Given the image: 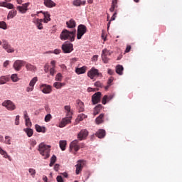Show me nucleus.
Listing matches in <instances>:
<instances>
[{"label":"nucleus","instance_id":"3","mask_svg":"<svg viewBox=\"0 0 182 182\" xmlns=\"http://www.w3.org/2000/svg\"><path fill=\"white\" fill-rule=\"evenodd\" d=\"M80 147H83V144H79V140L75 139L70 144L69 150L71 153H73L74 151V154H76L80 150Z\"/></svg>","mask_w":182,"mask_h":182},{"label":"nucleus","instance_id":"44","mask_svg":"<svg viewBox=\"0 0 182 182\" xmlns=\"http://www.w3.org/2000/svg\"><path fill=\"white\" fill-rule=\"evenodd\" d=\"M52 119V115L50 114H48L47 115H46L45 117V122H46V123H48V122H50V119Z\"/></svg>","mask_w":182,"mask_h":182},{"label":"nucleus","instance_id":"57","mask_svg":"<svg viewBox=\"0 0 182 182\" xmlns=\"http://www.w3.org/2000/svg\"><path fill=\"white\" fill-rule=\"evenodd\" d=\"M56 180L58 182H63V178L60 176H58Z\"/></svg>","mask_w":182,"mask_h":182},{"label":"nucleus","instance_id":"20","mask_svg":"<svg viewBox=\"0 0 182 182\" xmlns=\"http://www.w3.org/2000/svg\"><path fill=\"white\" fill-rule=\"evenodd\" d=\"M25 65H26V70H28L30 72H36V66H35L29 63H27Z\"/></svg>","mask_w":182,"mask_h":182},{"label":"nucleus","instance_id":"6","mask_svg":"<svg viewBox=\"0 0 182 182\" xmlns=\"http://www.w3.org/2000/svg\"><path fill=\"white\" fill-rule=\"evenodd\" d=\"M61 48L64 53H70L73 50V44L70 43H64Z\"/></svg>","mask_w":182,"mask_h":182},{"label":"nucleus","instance_id":"34","mask_svg":"<svg viewBox=\"0 0 182 182\" xmlns=\"http://www.w3.org/2000/svg\"><path fill=\"white\" fill-rule=\"evenodd\" d=\"M53 86L55 89H62L63 86H65V83L55 82H54Z\"/></svg>","mask_w":182,"mask_h":182},{"label":"nucleus","instance_id":"59","mask_svg":"<svg viewBox=\"0 0 182 182\" xmlns=\"http://www.w3.org/2000/svg\"><path fill=\"white\" fill-rule=\"evenodd\" d=\"M7 3L6 1L0 2V6H4V8L6 7Z\"/></svg>","mask_w":182,"mask_h":182},{"label":"nucleus","instance_id":"1","mask_svg":"<svg viewBox=\"0 0 182 182\" xmlns=\"http://www.w3.org/2000/svg\"><path fill=\"white\" fill-rule=\"evenodd\" d=\"M75 37L76 29H74L72 31L64 29L60 35V39H61V41H70V42H75Z\"/></svg>","mask_w":182,"mask_h":182},{"label":"nucleus","instance_id":"63","mask_svg":"<svg viewBox=\"0 0 182 182\" xmlns=\"http://www.w3.org/2000/svg\"><path fill=\"white\" fill-rule=\"evenodd\" d=\"M53 53H55V55H59V53H60V50L55 49V50H54Z\"/></svg>","mask_w":182,"mask_h":182},{"label":"nucleus","instance_id":"52","mask_svg":"<svg viewBox=\"0 0 182 182\" xmlns=\"http://www.w3.org/2000/svg\"><path fill=\"white\" fill-rule=\"evenodd\" d=\"M44 72L46 73H48V72H49V64H46L44 65Z\"/></svg>","mask_w":182,"mask_h":182},{"label":"nucleus","instance_id":"22","mask_svg":"<svg viewBox=\"0 0 182 182\" xmlns=\"http://www.w3.org/2000/svg\"><path fill=\"white\" fill-rule=\"evenodd\" d=\"M87 68L86 66H82L81 68H77L75 69V73L77 75H82L83 73H86V70Z\"/></svg>","mask_w":182,"mask_h":182},{"label":"nucleus","instance_id":"8","mask_svg":"<svg viewBox=\"0 0 182 182\" xmlns=\"http://www.w3.org/2000/svg\"><path fill=\"white\" fill-rule=\"evenodd\" d=\"M40 90L43 92L45 95H49V93H52V86L46 84H43L40 85Z\"/></svg>","mask_w":182,"mask_h":182},{"label":"nucleus","instance_id":"17","mask_svg":"<svg viewBox=\"0 0 182 182\" xmlns=\"http://www.w3.org/2000/svg\"><path fill=\"white\" fill-rule=\"evenodd\" d=\"M77 103V107L79 110V112H85V105L83 104V102H82V100H77L76 101Z\"/></svg>","mask_w":182,"mask_h":182},{"label":"nucleus","instance_id":"27","mask_svg":"<svg viewBox=\"0 0 182 182\" xmlns=\"http://www.w3.org/2000/svg\"><path fill=\"white\" fill-rule=\"evenodd\" d=\"M60 144V149H61L62 151H65L66 150V140H61L59 142Z\"/></svg>","mask_w":182,"mask_h":182},{"label":"nucleus","instance_id":"40","mask_svg":"<svg viewBox=\"0 0 182 182\" xmlns=\"http://www.w3.org/2000/svg\"><path fill=\"white\" fill-rule=\"evenodd\" d=\"M0 28L4 29V31L7 29V25L6 23H5V21H0Z\"/></svg>","mask_w":182,"mask_h":182},{"label":"nucleus","instance_id":"26","mask_svg":"<svg viewBox=\"0 0 182 182\" xmlns=\"http://www.w3.org/2000/svg\"><path fill=\"white\" fill-rule=\"evenodd\" d=\"M36 130L38 133H46V128H45V127H41L38 124H36Z\"/></svg>","mask_w":182,"mask_h":182},{"label":"nucleus","instance_id":"60","mask_svg":"<svg viewBox=\"0 0 182 182\" xmlns=\"http://www.w3.org/2000/svg\"><path fill=\"white\" fill-rule=\"evenodd\" d=\"M33 90V87L29 86L26 88V92H32Z\"/></svg>","mask_w":182,"mask_h":182},{"label":"nucleus","instance_id":"23","mask_svg":"<svg viewBox=\"0 0 182 182\" xmlns=\"http://www.w3.org/2000/svg\"><path fill=\"white\" fill-rule=\"evenodd\" d=\"M16 14H18V11H16V10L10 11L8 14L7 19H13V18H15V16H16Z\"/></svg>","mask_w":182,"mask_h":182},{"label":"nucleus","instance_id":"4","mask_svg":"<svg viewBox=\"0 0 182 182\" xmlns=\"http://www.w3.org/2000/svg\"><path fill=\"white\" fill-rule=\"evenodd\" d=\"M86 32H87V28L86 26L82 24L79 25L77 31V38L82 39V36H83Z\"/></svg>","mask_w":182,"mask_h":182},{"label":"nucleus","instance_id":"51","mask_svg":"<svg viewBox=\"0 0 182 182\" xmlns=\"http://www.w3.org/2000/svg\"><path fill=\"white\" fill-rule=\"evenodd\" d=\"M111 6H114V8H117V0H112Z\"/></svg>","mask_w":182,"mask_h":182},{"label":"nucleus","instance_id":"45","mask_svg":"<svg viewBox=\"0 0 182 182\" xmlns=\"http://www.w3.org/2000/svg\"><path fill=\"white\" fill-rule=\"evenodd\" d=\"M85 117H86V115H85V114H80V115H78L77 119L80 122H82V120H83V119H85Z\"/></svg>","mask_w":182,"mask_h":182},{"label":"nucleus","instance_id":"25","mask_svg":"<svg viewBox=\"0 0 182 182\" xmlns=\"http://www.w3.org/2000/svg\"><path fill=\"white\" fill-rule=\"evenodd\" d=\"M105 117V114H100L95 119L96 124H102L103 123V118Z\"/></svg>","mask_w":182,"mask_h":182},{"label":"nucleus","instance_id":"10","mask_svg":"<svg viewBox=\"0 0 182 182\" xmlns=\"http://www.w3.org/2000/svg\"><path fill=\"white\" fill-rule=\"evenodd\" d=\"M2 106H4V107H6L8 110H15L16 109V107H15V104L12 102L11 100H6L2 103Z\"/></svg>","mask_w":182,"mask_h":182},{"label":"nucleus","instance_id":"61","mask_svg":"<svg viewBox=\"0 0 182 182\" xmlns=\"http://www.w3.org/2000/svg\"><path fill=\"white\" fill-rule=\"evenodd\" d=\"M50 65H52V68H55V66H56V61L52 60L50 62Z\"/></svg>","mask_w":182,"mask_h":182},{"label":"nucleus","instance_id":"56","mask_svg":"<svg viewBox=\"0 0 182 182\" xmlns=\"http://www.w3.org/2000/svg\"><path fill=\"white\" fill-rule=\"evenodd\" d=\"M113 80H114L113 77H111L108 80V81H107V85H109V86H112V82H113Z\"/></svg>","mask_w":182,"mask_h":182},{"label":"nucleus","instance_id":"31","mask_svg":"<svg viewBox=\"0 0 182 182\" xmlns=\"http://www.w3.org/2000/svg\"><path fill=\"white\" fill-rule=\"evenodd\" d=\"M102 105H98L95 107L94 109V116H96L97 114H99L100 113V110H102Z\"/></svg>","mask_w":182,"mask_h":182},{"label":"nucleus","instance_id":"64","mask_svg":"<svg viewBox=\"0 0 182 182\" xmlns=\"http://www.w3.org/2000/svg\"><path fill=\"white\" fill-rule=\"evenodd\" d=\"M97 58H99V55H95L92 57V60H94L95 62H96L97 60Z\"/></svg>","mask_w":182,"mask_h":182},{"label":"nucleus","instance_id":"21","mask_svg":"<svg viewBox=\"0 0 182 182\" xmlns=\"http://www.w3.org/2000/svg\"><path fill=\"white\" fill-rule=\"evenodd\" d=\"M66 25L68 28H70V29H73V28H76V21H75L73 18H71L70 21L66 22Z\"/></svg>","mask_w":182,"mask_h":182},{"label":"nucleus","instance_id":"42","mask_svg":"<svg viewBox=\"0 0 182 182\" xmlns=\"http://www.w3.org/2000/svg\"><path fill=\"white\" fill-rule=\"evenodd\" d=\"M82 5V0H74L73 6H80Z\"/></svg>","mask_w":182,"mask_h":182},{"label":"nucleus","instance_id":"30","mask_svg":"<svg viewBox=\"0 0 182 182\" xmlns=\"http://www.w3.org/2000/svg\"><path fill=\"white\" fill-rule=\"evenodd\" d=\"M23 130L26 133L28 137H32V136L33 135V129L31 128H26Z\"/></svg>","mask_w":182,"mask_h":182},{"label":"nucleus","instance_id":"53","mask_svg":"<svg viewBox=\"0 0 182 182\" xmlns=\"http://www.w3.org/2000/svg\"><path fill=\"white\" fill-rule=\"evenodd\" d=\"M23 114H24V119H25V122H26V120H29V116H28V112L26 111L23 112Z\"/></svg>","mask_w":182,"mask_h":182},{"label":"nucleus","instance_id":"16","mask_svg":"<svg viewBox=\"0 0 182 182\" xmlns=\"http://www.w3.org/2000/svg\"><path fill=\"white\" fill-rule=\"evenodd\" d=\"M43 4L46 8H55L56 3L52 0H43Z\"/></svg>","mask_w":182,"mask_h":182},{"label":"nucleus","instance_id":"37","mask_svg":"<svg viewBox=\"0 0 182 182\" xmlns=\"http://www.w3.org/2000/svg\"><path fill=\"white\" fill-rule=\"evenodd\" d=\"M17 9L21 14H26V11H28V9H25L23 6H18Z\"/></svg>","mask_w":182,"mask_h":182},{"label":"nucleus","instance_id":"47","mask_svg":"<svg viewBox=\"0 0 182 182\" xmlns=\"http://www.w3.org/2000/svg\"><path fill=\"white\" fill-rule=\"evenodd\" d=\"M28 172L30 174H31V176H35V174H36V171L33 168H29Z\"/></svg>","mask_w":182,"mask_h":182},{"label":"nucleus","instance_id":"46","mask_svg":"<svg viewBox=\"0 0 182 182\" xmlns=\"http://www.w3.org/2000/svg\"><path fill=\"white\" fill-rule=\"evenodd\" d=\"M55 73H56V70H55V68H51L50 69V75L51 76H55Z\"/></svg>","mask_w":182,"mask_h":182},{"label":"nucleus","instance_id":"43","mask_svg":"<svg viewBox=\"0 0 182 182\" xmlns=\"http://www.w3.org/2000/svg\"><path fill=\"white\" fill-rule=\"evenodd\" d=\"M62 78H63V76H62V74L60 73H58L55 76V80L57 82H62Z\"/></svg>","mask_w":182,"mask_h":182},{"label":"nucleus","instance_id":"9","mask_svg":"<svg viewBox=\"0 0 182 182\" xmlns=\"http://www.w3.org/2000/svg\"><path fill=\"white\" fill-rule=\"evenodd\" d=\"M88 77L91 79H95V77H99L100 76V74L99 73V70L96 68H92L88 73H87Z\"/></svg>","mask_w":182,"mask_h":182},{"label":"nucleus","instance_id":"62","mask_svg":"<svg viewBox=\"0 0 182 182\" xmlns=\"http://www.w3.org/2000/svg\"><path fill=\"white\" fill-rule=\"evenodd\" d=\"M116 15H117V13L115 12L113 16L111 17L110 21H114V19H116Z\"/></svg>","mask_w":182,"mask_h":182},{"label":"nucleus","instance_id":"36","mask_svg":"<svg viewBox=\"0 0 182 182\" xmlns=\"http://www.w3.org/2000/svg\"><path fill=\"white\" fill-rule=\"evenodd\" d=\"M56 163V156L53 155V156L50 159V163L49 164L50 167H53V164Z\"/></svg>","mask_w":182,"mask_h":182},{"label":"nucleus","instance_id":"39","mask_svg":"<svg viewBox=\"0 0 182 182\" xmlns=\"http://www.w3.org/2000/svg\"><path fill=\"white\" fill-rule=\"evenodd\" d=\"M101 57L102 60V62H104V63H109V60H110V59L107 58V55H102Z\"/></svg>","mask_w":182,"mask_h":182},{"label":"nucleus","instance_id":"14","mask_svg":"<svg viewBox=\"0 0 182 182\" xmlns=\"http://www.w3.org/2000/svg\"><path fill=\"white\" fill-rule=\"evenodd\" d=\"M70 120H72V117H67L63 118V119L59 124V127H61V128L65 127L66 124H69V123L71 122Z\"/></svg>","mask_w":182,"mask_h":182},{"label":"nucleus","instance_id":"32","mask_svg":"<svg viewBox=\"0 0 182 182\" xmlns=\"http://www.w3.org/2000/svg\"><path fill=\"white\" fill-rule=\"evenodd\" d=\"M6 82H9V77L6 76H1L0 77V85H5Z\"/></svg>","mask_w":182,"mask_h":182},{"label":"nucleus","instance_id":"28","mask_svg":"<svg viewBox=\"0 0 182 182\" xmlns=\"http://www.w3.org/2000/svg\"><path fill=\"white\" fill-rule=\"evenodd\" d=\"M64 109L65 110V113L67 114V116L68 117H72V109H70V106L65 105L64 107Z\"/></svg>","mask_w":182,"mask_h":182},{"label":"nucleus","instance_id":"2","mask_svg":"<svg viewBox=\"0 0 182 182\" xmlns=\"http://www.w3.org/2000/svg\"><path fill=\"white\" fill-rule=\"evenodd\" d=\"M38 151L44 157L45 160H46V159H49L50 156V146L41 143L38 146Z\"/></svg>","mask_w":182,"mask_h":182},{"label":"nucleus","instance_id":"18","mask_svg":"<svg viewBox=\"0 0 182 182\" xmlns=\"http://www.w3.org/2000/svg\"><path fill=\"white\" fill-rule=\"evenodd\" d=\"M95 136L98 137V139H103L106 136V131L105 129H99Z\"/></svg>","mask_w":182,"mask_h":182},{"label":"nucleus","instance_id":"35","mask_svg":"<svg viewBox=\"0 0 182 182\" xmlns=\"http://www.w3.org/2000/svg\"><path fill=\"white\" fill-rule=\"evenodd\" d=\"M36 82H38V77H34L29 83L30 87H34L35 85L36 84Z\"/></svg>","mask_w":182,"mask_h":182},{"label":"nucleus","instance_id":"12","mask_svg":"<svg viewBox=\"0 0 182 182\" xmlns=\"http://www.w3.org/2000/svg\"><path fill=\"white\" fill-rule=\"evenodd\" d=\"M100 97H102V92H95L92 96V102L93 105H97V103H100Z\"/></svg>","mask_w":182,"mask_h":182},{"label":"nucleus","instance_id":"29","mask_svg":"<svg viewBox=\"0 0 182 182\" xmlns=\"http://www.w3.org/2000/svg\"><path fill=\"white\" fill-rule=\"evenodd\" d=\"M0 154L4 157V159H8L11 161V156L8 155V153H6L2 148L0 147Z\"/></svg>","mask_w":182,"mask_h":182},{"label":"nucleus","instance_id":"24","mask_svg":"<svg viewBox=\"0 0 182 182\" xmlns=\"http://www.w3.org/2000/svg\"><path fill=\"white\" fill-rule=\"evenodd\" d=\"M113 99V95H105L102 98V105H106V103H107V102H109V100H112Z\"/></svg>","mask_w":182,"mask_h":182},{"label":"nucleus","instance_id":"50","mask_svg":"<svg viewBox=\"0 0 182 182\" xmlns=\"http://www.w3.org/2000/svg\"><path fill=\"white\" fill-rule=\"evenodd\" d=\"M95 86L96 87H103V85H102V82H100V81H97L95 83Z\"/></svg>","mask_w":182,"mask_h":182},{"label":"nucleus","instance_id":"13","mask_svg":"<svg viewBox=\"0 0 182 182\" xmlns=\"http://www.w3.org/2000/svg\"><path fill=\"white\" fill-rule=\"evenodd\" d=\"M83 166H85V163L82 161L81 160L77 161V164L75 165V174L79 175L82 172V170H83Z\"/></svg>","mask_w":182,"mask_h":182},{"label":"nucleus","instance_id":"11","mask_svg":"<svg viewBox=\"0 0 182 182\" xmlns=\"http://www.w3.org/2000/svg\"><path fill=\"white\" fill-rule=\"evenodd\" d=\"M87 136H89V132L86 129H82L77 134V139L82 141V140H85Z\"/></svg>","mask_w":182,"mask_h":182},{"label":"nucleus","instance_id":"41","mask_svg":"<svg viewBox=\"0 0 182 182\" xmlns=\"http://www.w3.org/2000/svg\"><path fill=\"white\" fill-rule=\"evenodd\" d=\"M11 79L14 82H18V80H19V78H18V75H16V74H13L11 76Z\"/></svg>","mask_w":182,"mask_h":182},{"label":"nucleus","instance_id":"48","mask_svg":"<svg viewBox=\"0 0 182 182\" xmlns=\"http://www.w3.org/2000/svg\"><path fill=\"white\" fill-rule=\"evenodd\" d=\"M20 116L19 115H17L16 117V119H15V124L16 126H19V119H20Z\"/></svg>","mask_w":182,"mask_h":182},{"label":"nucleus","instance_id":"33","mask_svg":"<svg viewBox=\"0 0 182 182\" xmlns=\"http://www.w3.org/2000/svg\"><path fill=\"white\" fill-rule=\"evenodd\" d=\"M123 66L122 65H117L116 68V72L118 75H123Z\"/></svg>","mask_w":182,"mask_h":182},{"label":"nucleus","instance_id":"5","mask_svg":"<svg viewBox=\"0 0 182 182\" xmlns=\"http://www.w3.org/2000/svg\"><path fill=\"white\" fill-rule=\"evenodd\" d=\"M2 48L7 53H14V52H15V49L12 48L9 42L5 39L2 40Z\"/></svg>","mask_w":182,"mask_h":182},{"label":"nucleus","instance_id":"55","mask_svg":"<svg viewBox=\"0 0 182 182\" xmlns=\"http://www.w3.org/2000/svg\"><path fill=\"white\" fill-rule=\"evenodd\" d=\"M132 50V46H127L125 50V53H129Z\"/></svg>","mask_w":182,"mask_h":182},{"label":"nucleus","instance_id":"15","mask_svg":"<svg viewBox=\"0 0 182 182\" xmlns=\"http://www.w3.org/2000/svg\"><path fill=\"white\" fill-rule=\"evenodd\" d=\"M33 23L36 26L38 29L40 31H42L43 29V25L42 24V22H43V19L42 18H36L33 21Z\"/></svg>","mask_w":182,"mask_h":182},{"label":"nucleus","instance_id":"19","mask_svg":"<svg viewBox=\"0 0 182 182\" xmlns=\"http://www.w3.org/2000/svg\"><path fill=\"white\" fill-rule=\"evenodd\" d=\"M40 12L41 14H43L44 15V18L43 19V22H44V23H48V22L50 21V14H49L48 11L46 12L40 11Z\"/></svg>","mask_w":182,"mask_h":182},{"label":"nucleus","instance_id":"38","mask_svg":"<svg viewBox=\"0 0 182 182\" xmlns=\"http://www.w3.org/2000/svg\"><path fill=\"white\" fill-rule=\"evenodd\" d=\"M102 55H104L105 56H110V55H112V52H110V50L105 48L102 50Z\"/></svg>","mask_w":182,"mask_h":182},{"label":"nucleus","instance_id":"58","mask_svg":"<svg viewBox=\"0 0 182 182\" xmlns=\"http://www.w3.org/2000/svg\"><path fill=\"white\" fill-rule=\"evenodd\" d=\"M29 5H31L30 3H26V4H23L22 6L23 7L24 9H28V6H29Z\"/></svg>","mask_w":182,"mask_h":182},{"label":"nucleus","instance_id":"49","mask_svg":"<svg viewBox=\"0 0 182 182\" xmlns=\"http://www.w3.org/2000/svg\"><path fill=\"white\" fill-rule=\"evenodd\" d=\"M6 8H7L8 9H14V4L11 3H7V4H6Z\"/></svg>","mask_w":182,"mask_h":182},{"label":"nucleus","instance_id":"7","mask_svg":"<svg viewBox=\"0 0 182 182\" xmlns=\"http://www.w3.org/2000/svg\"><path fill=\"white\" fill-rule=\"evenodd\" d=\"M26 63V62L24 60H16L13 65V68L15 69V70L18 72L22 69V66H23Z\"/></svg>","mask_w":182,"mask_h":182},{"label":"nucleus","instance_id":"54","mask_svg":"<svg viewBox=\"0 0 182 182\" xmlns=\"http://www.w3.org/2000/svg\"><path fill=\"white\" fill-rule=\"evenodd\" d=\"M26 126L27 127H31V126H32V122H31V119H27L26 121Z\"/></svg>","mask_w":182,"mask_h":182}]
</instances>
